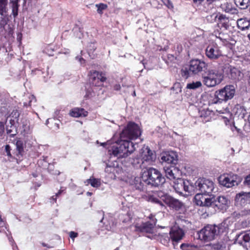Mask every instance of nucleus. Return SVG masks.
<instances>
[{"mask_svg":"<svg viewBox=\"0 0 250 250\" xmlns=\"http://www.w3.org/2000/svg\"><path fill=\"white\" fill-rule=\"evenodd\" d=\"M141 134L139 125L134 122H129L120 134L117 146H113V155L119 158H125L130 155L135 149L134 145L130 140L136 139Z\"/></svg>","mask_w":250,"mask_h":250,"instance_id":"1","label":"nucleus"},{"mask_svg":"<svg viewBox=\"0 0 250 250\" xmlns=\"http://www.w3.org/2000/svg\"><path fill=\"white\" fill-rule=\"evenodd\" d=\"M225 230V228L221 224L218 226L208 225L200 230L199 235L205 241H210L218 235L223 233Z\"/></svg>","mask_w":250,"mask_h":250,"instance_id":"2","label":"nucleus"},{"mask_svg":"<svg viewBox=\"0 0 250 250\" xmlns=\"http://www.w3.org/2000/svg\"><path fill=\"white\" fill-rule=\"evenodd\" d=\"M203 83L207 87H211L220 84L224 79L222 70L209 69L203 75Z\"/></svg>","mask_w":250,"mask_h":250,"instance_id":"3","label":"nucleus"},{"mask_svg":"<svg viewBox=\"0 0 250 250\" xmlns=\"http://www.w3.org/2000/svg\"><path fill=\"white\" fill-rule=\"evenodd\" d=\"M143 177L146 180L147 185L155 187L162 185L165 181L160 172L153 167H150L144 171Z\"/></svg>","mask_w":250,"mask_h":250,"instance_id":"4","label":"nucleus"},{"mask_svg":"<svg viewBox=\"0 0 250 250\" xmlns=\"http://www.w3.org/2000/svg\"><path fill=\"white\" fill-rule=\"evenodd\" d=\"M219 184L227 188L237 186L239 182V177L233 173H224L218 178Z\"/></svg>","mask_w":250,"mask_h":250,"instance_id":"5","label":"nucleus"},{"mask_svg":"<svg viewBox=\"0 0 250 250\" xmlns=\"http://www.w3.org/2000/svg\"><path fill=\"white\" fill-rule=\"evenodd\" d=\"M178 161V155L175 151H165L160 154V162L164 166V167L176 166Z\"/></svg>","mask_w":250,"mask_h":250,"instance_id":"6","label":"nucleus"},{"mask_svg":"<svg viewBox=\"0 0 250 250\" xmlns=\"http://www.w3.org/2000/svg\"><path fill=\"white\" fill-rule=\"evenodd\" d=\"M148 218L150 220V221L135 224V231L140 233H150L152 232L153 228L156 225L157 219L155 218L154 215L152 214H150Z\"/></svg>","mask_w":250,"mask_h":250,"instance_id":"7","label":"nucleus"},{"mask_svg":"<svg viewBox=\"0 0 250 250\" xmlns=\"http://www.w3.org/2000/svg\"><path fill=\"white\" fill-rule=\"evenodd\" d=\"M89 76V82L92 86H103L107 80L105 73L102 71H90Z\"/></svg>","mask_w":250,"mask_h":250,"instance_id":"8","label":"nucleus"},{"mask_svg":"<svg viewBox=\"0 0 250 250\" xmlns=\"http://www.w3.org/2000/svg\"><path fill=\"white\" fill-rule=\"evenodd\" d=\"M211 199L212 203L210 208H214L215 211H226L229 207L230 201L224 196H219L216 198L213 197Z\"/></svg>","mask_w":250,"mask_h":250,"instance_id":"9","label":"nucleus"},{"mask_svg":"<svg viewBox=\"0 0 250 250\" xmlns=\"http://www.w3.org/2000/svg\"><path fill=\"white\" fill-rule=\"evenodd\" d=\"M202 193L209 195L214 188V183L209 179L203 178L199 179L195 183Z\"/></svg>","mask_w":250,"mask_h":250,"instance_id":"10","label":"nucleus"},{"mask_svg":"<svg viewBox=\"0 0 250 250\" xmlns=\"http://www.w3.org/2000/svg\"><path fill=\"white\" fill-rule=\"evenodd\" d=\"M169 235L170 237H168V235L166 237V243H167L170 239L175 248V245H177L178 243L182 239L184 232L182 229L175 227L171 229Z\"/></svg>","mask_w":250,"mask_h":250,"instance_id":"11","label":"nucleus"},{"mask_svg":"<svg viewBox=\"0 0 250 250\" xmlns=\"http://www.w3.org/2000/svg\"><path fill=\"white\" fill-rule=\"evenodd\" d=\"M207 64L204 61L196 59L190 62L189 70L193 74H196L207 69Z\"/></svg>","mask_w":250,"mask_h":250,"instance_id":"12","label":"nucleus"},{"mask_svg":"<svg viewBox=\"0 0 250 250\" xmlns=\"http://www.w3.org/2000/svg\"><path fill=\"white\" fill-rule=\"evenodd\" d=\"M206 55L211 60H216L222 54L217 45H209L206 49Z\"/></svg>","mask_w":250,"mask_h":250,"instance_id":"13","label":"nucleus"},{"mask_svg":"<svg viewBox=\"0 0 250 250\" xmlns=\"http://www.w3.org/2000/svg\"><path fill=\"white\" fill-rule=\"evenodd\" d=\"M165 203L171 209L179 210L183 207V203L179 200L169 196L167 198H165Z\"/></svg>","mask_w":250,"mask_h":250,"instance_id":"14","label":"nucleus"},{"mask_svg":"<svg viewBox=\"0 0 250 250\" xmlns=\"http://www.w3.org/2000/svg\"><path fill=\"white\" fill-rule=\"evenodd\" d=\"M194 200L197 205L208 208H210L212 203L211 198H206L205 194L201 192L195 196Z\"/></svg>","mask_w":250,"mask_h":250,"instance_id":"15","label":"nucleus"},{"mask_svg":"<svg viewBox=\"0 0 250 250\" xmlns=\"http://www.w3.org/2000/svg\"><path fill=\"white\" fill-rule=\"evenodd\" d=\"M166 176L170 180L179 179V170L176 166L164 167Z\"/></svg>","mask_w":250,"mask_h":250,"instance_id":"16","label":"nucleus"},{"mask_svg":"<svg viewBox=\"0 0 250 250\" xmlns=\"http://www.w3.org/2000/svg\"><path fill=\"white\" fill-rule=\"evenodd\" d=\"M235 204L237 206H244L250 204V195L247 193H239L236 195Z\"/></svg>","mask_w":250,"mask_h":250,"instance_id":"17","label":"nucleus"},{"mask_svg":"<svg viewBox=\"0 0 250 250\" xmlns=\"http://www.w3.org/2000/svg\"><path fill=\"white\" fill-rule=\"evenodd\" d=\"M143 163L146 162L148 164H151L156 159V155L152 152L149 148H146V150L142 152Z\"/></svg>","mask_w":250,"mask_h":250,"instance_id":"18","label":"nucleus"},{"mask_svg":"<svg viewBox=\"0 0 250 250\" xmlns=\"http://www.w3.org/2000/svg\"><path fill=\"white\" fill-rule=\"evenodd\" d=\"M214 34L217 38L224 42L228 43L231 40V37L227 32V30H226L225 29H222L221 28H220L219 30L214 31Z\"/></svg>","mask_w":250,"mask_h":250,"instance_id":"19","label":"nucleus"},{"mask_svg":"<svg viewBox=\"0 0 250 250\" xmlns=\"http://www.w3.org/2000/svg\"><path fill=\"white\" fill-rule=\"evenodd\" d=\"M250 240V229L245 232H241L238 235L235 243L244 246V244L249 242Z\"/></svg>","mask_w":250,"mask_h":250,"instance_id":"20","label":"nucleus"},{"mask_svg":"<svg viewBox=\"0 0 250 250\" xmlns=\"http://www.w3.org/2000/svg\"><path fill=\"white\" fill-rule=\"evenodd\" d=\"M133 185L136 189L141 191L145 189V187L147 183L146 182V180L143 178L142 175L141 177H135L133 180Z\"/></svg>","mask_w":250,"mask_h":250,"instance_id":"21","label":"nucleus"},{"mask_svg":"<svg viewBox=\"0 0 250 250\" xmlns=\"http://www.w3.org/2000/svg\"><path fill=\"white\" fill-rule=\"evenodd\" d=\"M229 18L227 17L226 15L219 13V16L218 18V25H221V28H224L226 30L229 27Z\"/></svg>","mask_w":250,"mask_h":250,"instance_id":"22","label":"nucleus"},{"mask_svg":"<svg viewBox=\"0 0 250 250\" xmlns=\"http://www.w3.org/2000/svg\"><path fill=\"white\" fill-rule=\"evenodd\" d=\"M237 26L242 31L248 30L250 27V20L247 18L239 19L237 21Z\"/></svg>","mask_w":250,"mask_h":250,"instance_id":"23","label":"nucleus"},{"mask_svg":"<svg viewBox=\"0 0 250 250\" xmlns=\"http://www.w3.org/2000/svg\"><path fill=\"white\" fill-rule=\"evenodd\" d=\"M87 115L88 112L83 108H74L70 111V115L75 118L86 117Z\"/></svg>","mask_w":250,"mask_h":250,"instance_id":"24","label":"nucleus"},{"mask_svg":"<svg viewBox=\"0 0 250 250\" xmlns=\"http://www.w3.org/2000/svg\"><path fill=\"white\" fill-rule=\"evenodd\" d=\"M221 8L223 11L230 14L235 15L238 13L237 9L233 7L230 3L225 2L221 4Z\"/></svg>","mask_w":250,"mask_h":250,"instance_id":"25","label":"nucleus"},{"mask_svg":"<svg viewBox=\"0 0 250 250\" xmlns=\"http://www.w3.org/2000/svg\"><path fill=\"white\" fill-rule=\"evenodd\" d=\"M225 96L224 101H227L232 99L235 93L234 87L232 85H226L224 87Z\"/></svg>","mask_w":250,"mask_h":250,"instance_id":"26","label":"nucleus"},{"mask_svg":"<svg viewBox=\"0 0 250 250\" xmlns=\"http://www.w3.org/2000/svg\"><path fill=\"white\" fill-rule=\"evenodd\" d=\"M215 97L212 100V104L221 103L224 100V96H225L224 87L219 90H217L215 93Z\"/></svg>","mask_w":250,"mask_h":250,"instance_id":"27","label":"nucleus"},{"mask_svg":"<svg viewBox=\"0 0 250 250\" xmlns=\"http://www.w3.org/2000/svg\"><path fill=\"white\" fill-rule=\"evenodd\" d=\"M228 69L229 70L228 74L229 78L233 80L239 79L241 72L238 68L229 65L228 67Z\"/></svg>","mask_w":250,"mask_h":250,"instance_id":"28","label":"nucleus"},{"mask_svg":"<svg viewBox=\"0 0 250 250\" xmlns=\"http://www.w3.org/2000/svg\"><path fill=\"white\" fill-rule=\"evenodd\" d=\"M213 112L208 109H203L200 112V117L203 122H209L211 119V115Z\"/></svg>","mask_w":250,"mask_h":250,"instance_id":"29","label":"nucleus"},{"mask_svg":"<svg viewBox=\"0 0 250 250\" xmlns=\"http://www.w3.org/2000/svg\"><path fill=\"white\" fill-rule=\"evenodd\" d=\"M31 75L39 80H44L45 73L42 70L36 69L32 71Z\"/></svg>","mask_w":250,"mask_h":250,"instance_id":"30","label":"nucleus"},{"mask_svg":"<svg viewBox=\"0 0 250 250\" xmlns=\"http://www.w3.org/2000/svg\"><path fill=\"white\" fill-rule=\"evenodd\" d=\"M180 181V186L183 187L184 190L188 193H190L193 189V186L189 184L188 181H184L181 179Z\"/></svg>","mask_w":250,"mask_h":250,"instance_id":"31","label":"nucleus"},{"mask_svg":"<svg viewBox=\"0 0 250 250\" xmlns=\"http://www.w3.org/2000/svg\"><path fill=\"white\" fill-rule=\"evenodd\" d=\"M84 183L86 185L90 184L91 186L94 188H98L101 185V181L98 179L90 178L88 179H87L84 182Z\"/></svg>","mask_w":250,"mask_h":250,"instance_id":"32","label":"nucleus"},{"mask_svg":"<svg viewBox=\"0 0 250 250\" xmlns=\"http://www.w3.org/2000/svg\"><path fill=\"white\" fill-rule=\"evenodd\" d=\"M237 6H239L242 9H246L249 6L250 0H234Z\"/></svg>","mask_w":250,"mask_h":250,"instance_id":"33","label":"nucleus"},{"mask_svg":"<svg viewBox=\"0 0 250 250\" xmlns=\"http://www.w3.org/2000/svg\"><path fill=\"white\" fill-rule=\"evenodd\" d=\"M16 149L18 152V154L22 155L24 152L23 143L22 140H18L16 143Z\"/></svg>","mask_w":250,"mask_h":250,"instance_id":"34","label":"nucleus"},{"mask_svg":"<svg viewBox=\"0 0 250 250\" xmlns=\"http://www.w3.org/2000/svg\"><path fill=\"white\" fill-rule=\"evenodd\" d=\"M234 109H236L235 114L238 116L243 117L246 112L245 108L239 104L236 105Z\"/></svg>","mask_w":250,"mask_h":250,"instance_id":"35","label":"nucleus"},{"mask_svg":"<svg viewBox=\"0 0 250 250\" xmlns=\"http://www.w3.org/2000/svg\"><path fill=\"white\" fill-rule=\"evenodd\" d=\"M48 171L52 175H59L60 172L59 170L55 169V166L53 164L48 163Z\"/></svg>","mask_w":250,"mask_h":250,"instance_id":"36","label":"nucleus"},{"mask_svg":"<svg viewBox=\"0 0 250 250\" xmlns=\"http://www.w3.org/2000/svg\"><path fill=\"white\" fill-rule=\"evenodd\" d=\"M148 201L152 203L157 204L162 207L164 206L162 201L154 194L148 196Z\"/></svg>","mask_w":250,"mask_h":250,"instance_id":"37","label":"nucleus"},{"mask_svg":"<svg viewBox=\"0 0 250 250\" xmlns=\"http://www.w3.org/2000/svg\"><path fill=\"white\" fill-rule=\"evenodd\" d=\"M8 0H0V15H3L6 12Z\"/></svg>","mask_w":250,"mask_h":250,"instance_id":"38","label":"nucleus"},{"mask_svg":"<svg viewBox=\"0 0 250 250\" xmlns=\"http://www.w3.org/2000/svg\"><path fill=\"white\" fill-rule=\"evenodd\" d=\"M96 7L97 8V12L100 15L103 14V11L106 10L108 6L106 4L100 3L99 4H96Z\"/></svg>","mask_w":250,"mask_h":250,"instance_id":"39","label":"nucleus"},{"mask_svg":"<svg viewBox=\"0 0 250 250\" xmlns=\"http://www.w3.org/2000/svg\"><path fill=\"white\" fill-rule=\"evenodd\" d=\"M154 195H155L159 199H161V200H162L164 203L165 202V198H167L169 196V195L167 193H165L164 192L161 190L157 191L154 193Z\"/></svg>","mask_w":250,"mask_h":250,"instance_id":"40","label":"nucleus"},{"mask_svg":"<svg viewBox=\"0 0 250 250\" xmlns=\"http://www.w3.org/2000/svg\"><path fill=\"white\" fill-rule=\"evenodd\" d=\"M202 85V83L199 81L189 83L187 85V88L190 89H195L200 87Z\"/></svg>","mask_w":250,"mask_h":250,"instance_id":"41","label":"nucleus"},{"mask_svg":"<svg viewBox=\"0 0 250 250\" xmlns=\"http://www.w3.org/2000/svg\"><path fill=\"white\" fill-rule=\"evenodd\" d=\"M6 133L9 135L10 137H14L18 133L16 128L15 129L10 128V126L8 125L6 127Z\"/></svg>","mask_w":250,"mask_h":250,"instance_id":"42","label":"nucleus"},{"mask_svg":"<svg viewBox=\"0 0 250 250\" xmlns=\"http://www.w3.org/2000/svg\"><path fill=\"white\" fill-rule=\"evenodd\" d=\"M182 85L179 82H176L173 84V86L171 88V90L175 92V93H178L182 91Z\"/></svg>","mask_w":250,"mask_h":250,"instance_id":"43","label":"nucleus"},{"mask_svg":"<svg viewBox=\"0 0 250 250\" xmlns=\"http://www.w3.org/2000/svg\"><path fill=\"white\" fill-rule=\"evenodd\" d=\"M11 3L12 4V14L14 18H16L18 15V10L20 5L19 4Z\"/></svg>","mask_w":250,"mask_h":250,"instance_id":"44","label":"nucleus"},{"mask_svg":"<svg viewBox=\"0 0 250 250\" xmlns=\"http://www.w3.org/2000/svg\"><path fill=\"white\" fill-rule=\"evenodd\" d=\"M219 16V13H213L211 15H208L207 17V20L208 21L212 22L216 21Z\"/></svg>","mask_w":250,"mask_h":250,"instance_id":"45","label":"nucleus"},{"mask_svg":"<svg viewBox=\"0 0 250 250\" xmlns=\"http://www.w3.org/2000/svg\"><path fill=\"white\" fill-rule=\"evenodd\" d=\"M20 113L19 110L17 109H15L12 111L10 116H11L12 118L16 119V122H18L19 121V118L20 117Z\"/></svg>","mask_w":250,"mask_h":250,"instance_id":"46","label":"nucleus"},{"mask_svg":"<svg viewBox=\"0 0 250 250\" xmlns=\"http://www.w3.org/2000/svg\"><path fill=\"white\" fill-rule=\"evenodd\" d=\"M97 49L95 42H90L87 46V50L89 53H93Z\"/></svg>","mask_w":250,"mask_h":250,"instance_id":"47","label":"nucleus"},{"mask_svg":"<svg viewBox=\"0 0 250 250\" xmlns=\"http://www.w3.org/2000/svg\"><path fill=\"white\" fill-rule=\"evenodd\" d=\"M5 122L0 121V138L3 136L5 129Z\"/></svg>","mask_w":250,"mask_h":250,"instance_id":"48","label":"nucleus"},{"mask_svg":"<svg viewBox=\"0 0 250 250\" xmlns=\"http://www.w3.org/2000/svg\"><path fill=\"white\" fill-rule=\"evenodd\" d=\"M7 24V21L4 18H1L0 20V28L4 29L5 26Z\"/></svg>","mask_w":250,"mask_h":250,"instance_id":"49","label":"nucleus"},{"mask_svg":"<svg viewBox=\"0 0 250 250\" xmlns=\"http://www.w3.org/2000/svg\"><path fill=\"white\" fill-rule=\"evenodd\" d=\"M232 216L233 217L235 218L236 219H239L241 217H243V216L241 215V210L235 211L233 213Z\"/></svg>","mask_w":250,"mask_h":250,"instance_id":"50","label":"nucleus"},{"mask_svg":"<svg viewBox=\"0 0 250 250\" xmlns=\"http://www.w3.org/2000/svg\"><path fill=\"white\" fill-rule=\"evenodd\" d=\"M174 188L177 192L179 193H182V191L181 190V189L183 188V187H181L180 186V183H178L177 184H176L174 186Z\"/></svg>","mask_w":250,"mask_h":250,"instance_id":"51","label":"nucleus"},{"mask_svg":"<svg viewBox=\"0 0 250 250\" xmlns=\"http://www.w3.org/2000/svg\"><path fill=\"white\" fill-rule=\"evenodd\" d=\"M241 213L243 217L250 215V209H244L241 210Z\"/></svg>","mask_w":250,"mask_h":250,"instance_id":"52","label":"nucleus"},{"mask_svg":"<svg viewBox=\"0 0 250 250\" xmlns=\"http://www.w3.org/2000/svg\"><path fill=\"white\" fill-rule=\"evenodd\" d=\"M5 150L7 154V155L9 157H11L12 155L11 154V147L9 145H6L5 147Z\"/></svg>","mask_w":250,"mask_h":250,"instance_id":"53","label":"nucleus"},{"mask_svg":"<svg viewBox=\"0 0 250 250\" xmlns=\"http://www.w3.org/2000/svg\"><path fill=\"white\" fill-rule=\"evenodd\" d=\"M164 2L165 4L169 9H171L173 7L172 3L169 0H165Z\"/></svg>","mask_w":250,"mask_h":250,"instance_id":"54","label":"nucleus"},{"mask_svg":"<svg viewBox=\"0 0 250 250\" xmlns=\"http://www.w3.org/2000/svg\"><path fill=\"white\" fill-rule=\"evenodd\" d=\"M244 183L246 185L250 187V174L246 177Z\"/></svg>","mask_w":250,"mask_h":250,"instance_id":"55","label":"nucleus"},{"mask_svg":"<svg viewBox=\"0 0 250 250\" xmlns=\"http://www.w3.org/2000/svg\"><path fill=\"white\" fill-rule=\"evenodd\" d=\"M16 121V120L14 118L11 119L10 120V121H9V123L10 124V128H12L13 129L15 128V126L14 125H15Z\"/></svg>","mask_w":250,"mask_h":250,"instance_id":"56","label":"nucleus"},{"mask_svg":"<svg viewBox=\"0 0 250 250\" xmlns=\"http://www.w3.org/2000/svg\"><path fill=\"white\" fill-rule=\"evenodd\" d=\"M78 235V234L77 232H74V231H70L69 233V236L72 239H74L75 238L77 237Z\"/></svg>","mask_w":250,"mask_h":250,"instance_id":"57","label":"nucleus"},{"mask_svg":"<svg viewBox=\"0 0 250 250\" xmlns=\"http://www.w3.org/2000/svg\"><path fill=\"white\" fill-rule=\"evenodd\" d=\"M113 89L114 90H115V91L120 90L121 89V86L120 84L116 83V84H114L113 86Z\"/></svg>","mask_w":250,"mask_h":250,"instance_id":"58","label":"nucleus"},{"mask_svg":"<svg viewBox=\"0 0 250 250\" xmlns=\"http://www.w3.org/2000/svg\"><path fill=\"white\" fill-rule=\"evenodd\" d=\"M188 247V245L185 243L182 244L180 246L181 249L183 250H187Z\"/></svg>","mask_w":250,"mask_h":250,"instance_id":"59","label":"nucleus"},{"mask_svg":"<svg viewBox=\"0 0 250 250\" xmlns=\"http://www.w3.org/2000/svg\"><path fill=\"white\" fill-rule=\"evenodd\" d=\"M204 0H193V1L194 3L200 4H201Z\"/></svg>","mask_w":250,"mask_h":250,"instance_id":"60","label":"nucleus"},{"mask_svg":"<svg viewBox=\"0 0 250 250\" xmlns=\"http://www.w3.org/2000/svg\"><path fill=\"white\" fill-rule=\"evenodd\" d=\"M233 127H234V128L235 129V130H236V131H237V132L238 133H241L242 132L241 130L240 129H239V128H238L234 125Z\"/></svg>","mask_w":250,"mask_h":250,"instance_id":"61","label":"nucleus"},{"mask_svg":"<svg viewBox=\"0 0 250 250\" xmlns=\"http://www.w3.org/2000/svg\"><path fill=\"white\" fill-rule=\"evenodd\" d=\"M115 225H114V223H112V227H110V229L107 228V229L108 230L112 231L113 230V229L115 228Z\"/></svg>","mask_w":250,"mask_h":250,"instance_id":"62","label":"nucleus"},{"mask_svg":"<svg viewBox=\"0 0 250 250\" xmlns=\"http://www.w3.org/2000/svg\"><path fill=\"white\" fill-rule=\"evenodd\" d=\"M57 199V197H56L55 195H53L51 198V199L55 203H56Z\"/></svg>","mask_w":250,"mask_h":250,"instance_id":"63","label":"nucleus"},{"mask_svg":"<svg viewBox=\"0 0 250 250\" xmlns=\"http://www.w3.org/2000/svg\"><path fill=\"white\" fill-rule=\"evenodd\" d=\"M62 191L63 190H59V191L57 193H56L55 195L58 197L59 195L61 194Z\"/></svg>","mask_w":250,"mask_h":250,"instance_id":"64","label":"nucleus"}]
</instances>
